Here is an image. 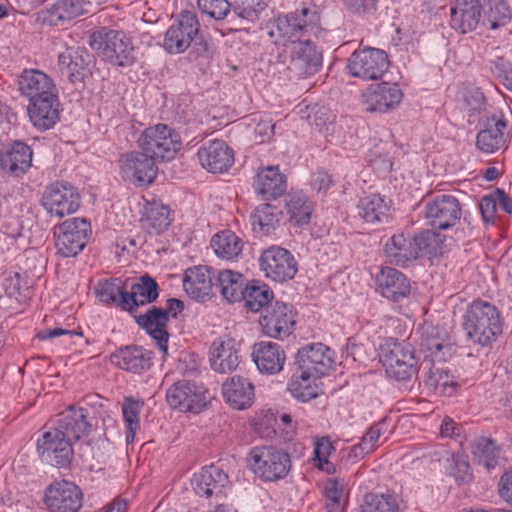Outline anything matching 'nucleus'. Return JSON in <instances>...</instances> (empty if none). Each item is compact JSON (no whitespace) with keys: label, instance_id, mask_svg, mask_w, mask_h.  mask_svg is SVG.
I'll use <instances>...</instances> for the list:
<instances>
[{"label":"nucleus","instance_id":"1","mask_svg":"<svg viewBox=\"0 0 512 512\" xmlns=\"http://www.w3.org/2000/svg\"><path fill=\"white\" fill-rule=\"evenodd\" d=\"M325 33L319 12L315 8L303 7L279 15L269 34L278 37L283 45L287 42L293 44L289 69L298 77L305 78L317 73L322 66V53L311 37L322 38Z\"/></svg>","mask_w":512,"mask_h":512},{"label":"nucleus","instance_id":"2","mask_svg":"<svg viewBox=\"0 0 512 512\" xmlns=\"http://www.w3.org/2000/svg\"><path fill=\"white\" fill-rule=\"evenodd\" d=\"M463 328L470 340L482 346L488 345L502 331L500 313L489 302L474 301L465 313Z\"/></svg>","mask_w":512,"mask_h":512},{"label":"nucleus","instance_id":"3","mask_svg":"<svg viewBox=\"0 0 512 512\" xmlns=\"http://www.w3.org/2000/svg\"><path fill=\"white\" fill-rule=\"evenodd\" d=\"M379 358L388 377L408 382L418 373V360L409 343L387 337L379 345Z\"/></svg>","mask_w":512,"mask_h":512},{"label":"nucleus","instance_id":"4","mask_svg":"<svg viewBox=\"0 0 512 512\" xmlns=\"http://www.w3.org/2000/svg\"><path fill=\"white\" fill-rule=\"evenodd\" d=\"M90 47L103 60L118 67H130L136 61L134 46L123 31L100 27L90 35Z\"/></svg>","mask_w":512,"mask_h":512},{"label":"nucleus","instance_id":"5","mask_svg":"<svg viewBox=\"0 0 512 512\" xmlns=\"http://www.w3.org/2000/svg\"><path fill=\"white\" fill-rule=\"evenodd\" d=\"M249 465L256 476L265 482L284 479L291 469L290 455L273 446H257L251 449Z\"/></svg>","mask_w":512,"mask_h":512},{"label":"nucleus","instance_id":"6","mask_svg":"<svg viewBox=\"0 0 512 512\" xmlns=\"http://www.w3.org/2000/svg\"><path fill=\"white\" fill-rule=\"evenodd\" d=\"M138 146L154 161H169L179 151L181 139L173 128L159 123L141 133Z\"/></svg>","mask_w":512,"mask_h":512},{"label":"nucleus","instance_id":"7","mask_svg":"<svg viewBox=\"0 0 512 512\" xmlns=\"http://www.w3.org/2000/svg\"><path fill=\"white\" fill-rule=\"evenodd\" d=\"M81 203L78 189L70 182L56 180L48 184L41 196L40 204L51 216L61 219L75 213Z\"/></svg>","mask_w":512,"mask_h":512},{"label":"nucleus","instance_id":"8","mask_svg":"<svg viewBox=\"0 0 512 512\" xmlns=\"http://www.w3.org/2000/svg\"><path fill=\"white\" fill-rule=\"evenodd\" d=\"M84 494L74 482L56 480L44 490L43 503L49 512H80Z\"/></svg>","mask_w":512,"mask_h":512},{"label":"nucleus","instance_id":"9","mask_svg":"<svg viewBox=\"0 0 512 512\" xmlns=\"http://www.w3.org/2000/svg\"><path fill=\"white\" fill-rule=\"evenodd\" d=\"M199 31L200 23L196 14L188 10L181 11L164 35V50L169 54L185 52L196 40Z\"/></svg>","mask_w":512,"mask_h":512},{"label":"nucleus","instance_id":"10","mask_svg":"<svg viewBox=\"0 0 512 512\" xmlns=\"http://www.w3.org/2000/svg\"><path fill=\"white\" fill-rule=\"evenodd\" d=\"M388 67L389 61L386 52L372 47L354 51L347 62L349 73L353 77L365 81L381 78Z\"/></svg>","mask_w":512,"mask_h":512},{"label":"nucleus","instance_id":"11","mask_svg":"<svg viewBox=\"0 0 512 512\" xmlns=\"http://www.w3.org/2000/svg\"><path fill=\"white\" fill-rule=\"evenodd\" d=\"M91 232L90 223L84 218H70L58 227L56 248L63 257H75L86 246Z\"/></svg>","mask_w":512,"mask_h":512},{"label":"nucleus","instance_id":"12","mask_svg":"<svg viewBox=\"0 0 512 512\" xmlns=\"http://www.w3.org/2000/svg\"><path fill=\"white\" fill-rule=\"evenodd\" d=\"M259 263L265 276L275 282L291 280L298 271V264L293 254L279 246H271L264 250Z\"/></svg>","mask_w":512,"mask_h":512},{"label":"nucleus","instance_id":"13","mask_svg":"<svg viewBox=\"0 0 512 512\" xmlns=\"http://www.w3.org/2000/svg\"><path fill=\"white\" fill-rule=\"evenodd\" d=\"M427 225L433 229L447 230L455 226L461 218V207L453 195L442 194L425 204L424 212Z\"/></svg>","mask_w":512,"mask_h":512},{"label":"nucleus","instance_id":"14","mask_svg":"<svg viewBox=\"0 0 512 512\" xmlns=\"http://www.w3.org/2000/svg\"><path fill=\"white\" fill-rule=\"evenodd\" d=\"M37 452L43 462L66 468L72 461V443L55 428L43 433L37 440Z\"/></svg>","mask_w":512,"mask_h":512},{"label":"nucleus","instance_id":"15","mask_svg":"<svg viewBox=\"0 0 512 512\" xmlns=\"http://www.w3.org/2000/svg\"><path fill=\"white\" fill-rule=\"evenodd\" d=\"M166 400L172 409L181 412L199 413L206 406L203 386L188 380L171 385L166 392Z\"/></svg>","mask_w":512,"mask_h":512},{"label":"nucleus","instance_id":"16","mask_svg":"<svg viewBox=\"0 0 512 512\" xmlns=\"http://www.w3.org/2000/svg\"><path fill=\"white\" fill-rule=\"evenodd\" d=\"M119 162L122 178L134 185H148L156 178V161L142 150L124 154Z\"/></svg>","mask_w":512,"mask_h":512},{"label":"nucleus","instance_id":"17","mask_svg":"<svg viewBox=\"0 0 512 512\" xmlns=\"http://www.w3.org/2000/svg\"><path fill=\"white\" fill-rule=\"evenodd\" d=\"M259 323L264 335L283 340L294 330L295 312L292 306L277 301L267 308Z\"/></svg>","mask_w":512,"mask_h":512},{"label":"nucleus","instance_id":"18","mask_svg":"<svg viewBox=\"0 0 512 512\" xmlns=\"http://www.w3.org/2000/svg\"><path fill=\"white\" fill-rule=\"evenodd\" d=\"M92 55L81 46L66 47L57 57V64L60 72L66 75L68 80L75 84L84 82L92 75Z\"/></svg>","mask_w":512,"mask_h":512},{"label":"nucleus","instance_id":"19","mask_svg":"<svg viewBox=\"0 0 512 512\" xmlns=\"http://www.w3.org/2000/svg\"><path fill=\"white\" fill-rule=\"evenodd\" d=\"M296 363L305 375L320 379L332 368L334 352L322 343L309 344L299 349Z\"/></svg>","mask_w":512,"mask_h":512},{"label":"nucleus","instance_id":"20","mask_svg":"<svg viewBox=\"0 0 512 512\" xmlns=\"http://www.w3.org/2000/svg\"><path fill=\"white\" fill-rule=\"evenodd\" d=\"M242 356L239 343L230 337L215 339L209 349V362L212 370L217 373H231L235 371Z\"/></svg>","mask_w":512,"mask_h":512},{"label":"nucleus","instance_id":"21","mask_svg":"<svg viewBox=\"0 0 512 512\" xmlns=\"http://www.w3.org/2000/svg\"><path fill=\"white\" fill-rule=\"evenodd\" d=\"M197 156L201 166L211 173H224L234 163V152L220 139L209 140L199 148Z\"/></svg>","mask_w":512,"mask_h":512},{"label":"nucleus","instance_id":"22","mask_svg":"<svg viewBox=\"0 0 512 512\" xmlns=\"http://www.w3.org/2000/svg\"><path fill=\"white\" fill-rule=\"evenodd\" d=\"M19 91L29 103L58 96L53 79L40 70H25L19 78Z\"/></svg>","mask_w":512,"mask_h":512},{"label":"nucleus","instance_id":"23","mask_svg":"<svg viewBox=\"0 0 512 512\" xmlns=\"http://www.w3.org/2000/svg\"><path fill=\"white\" fill-rule=\"evenodd\" d=\"M216 274L208 266L188 268L183 277V288L187 295L197 301H205L213 295Z\"/></svg>","mask_w":512,"mask_h":512},{"label":"nucleus","instance_id":"24","mask_svg":"<svg viewBox=\"0 0 512 512\" xmlns=\"http://www.w3.org/2000/svg\"><path fill=\"white\" fill-rule=\"evenodd\" d=\"M363 97L367 111L386 113L400 104L403 93L397 84L382 82L368 89Z\"/></svg>","mask_w":512,"mask_h":512},{"label":"nucleus","instance_id":"25","mask_svg":"<svg viewBox=\"0 0 512 512\" xmlns=\"http://www.w3.org/2000/svg\"><path fill=\"white\" fill-rule=\"evenodd\" d=\"M481 12L480 0H451L450 25L462 34L474 31L480 22Z\"/></svg>","mask_w":512,"mask_h":512},{"label":"nucleus","instance_id":"26","mask_svg":"<svg viewBox=\"0 0 512 512\" xmlns=\"http://www.w3.org/2000/svg\"><path fill=\"white\" fill-rule=\"evenodd\" d=\"M137 324L155 340L159 350L165 356L168 352L169 318L163 308L152 306L144 314L135 317Z\"/></svg>","mask_w":512,"mask_h":512},{"label":"nucleus","instance_id":"27","mask_svg":"<svg viewBox=\"0 0 512 512\" xmlns=\"http://www.w3.org/2000/svg\"><path fill=\"white\" fill-rule=\"evenodd\" d=\"M153 353L141 346L130 345L117 349L110 360L116 367L134 374H141L152 366Z\"/></svg>","mask_w":512,"mask_h":512},{"label":"nucleus","instance_id":"28","mask_svg":"<svg viewBox=\"0 0 512 512\" xmlns=\"http://www.w3.org/2000/svg\"><path fill=\"white\" fill-rule=\"evenodd\" d=\"M419 347L432 362H444L453 353V346L441 336L437 327L425 324L420 329Z\"/></svg>","mask_w":512,"mask_h":512},{"label":"nucleus","instance_id":"29","mask_svg":"<svg viewBox=\"0 0 512 512\" xmlns=\"http://www.w3.org/2000/svg\"><path fill=\"white\" fill-rule=\"evenodd\" d=\"M252 358L261 373L274 375L283 369L286 354L279 344L261 341L253 346Z\"/></svg>","mask_w":512,"mask_h":512},{"label":"nucleus","instance_id":"30","mask_svg":"<svg viewBox=\"0 0 512 512\" xmlns=\"http://www.w3.org/2000/svg\"><path fill=\"white\" fill-rule=\"evenodd\" d=\"M228 484L227 474L218 466L210 465L202 468L195 474L192 480V486L195 493L199 496L221 498L223 489Z\"/></svg>","mask_w":512,"mask_h":512},{"label":"nucleus","instance_id":"31","mask_svg":"<svg viewBox=\"0 0 512 512\" xmlns=\"http://www.w3.org/2000/svg\"><path fill=\"white\" fill-rule=\"evenodd\" d=\"M376 282L381 295L391 301L398 302L410 294L409 279L395 268H382L376 277Z\"/></svg>","mask_w":512,"mask_h":512},{"label":"nucleus","instance_id":"32","mask_svg":"<svg viewBox=\"0 0 512 512\" xmlns=\"http://www.w3.org/2000/svg\"><path fill=\"white\" fill-rule=\"evenodd\" d=\"M60 111L61 103L58 96L27 105L29 120L40 131L53 128L60 120Z\"/></svg>","mask_w":512,"mask_h":512},{"label":"nucleus","instance_id":"33","mask_svg":"<svg viewBox=\"0 0 512 512\" xmlns=\"http://www.w3.org/2000/svg\"><path fill=\"white\" fill-rule=\"evenodd\" d=\"M84 0H57L50 8L39 13L43 24L61 26L85 13Z\"/></svg>","mask_w":512,"mask_h":512},{"label":"nucleus","instance_id":"34","mask_svg":"<svg viewBox=\"0 0 512 512\" xmlns=\"http://www.w3.org/2000/svg\"><path fill=\"white\" fill-rule=\"evenodd\" d=\"M55 429L62 432L71 443L80 440L88 434L90 429V424L87 421V410L70 407L60 414Z\"/></svg>","mask_w":512,"mask_h":512},{"label":"nucleus","instance_id":"35","mask_svg":"<svg viewBox=\"0 0 512 512\" xmlns=\"http://www.w3.org/2000/svg\"><path fill=\"white\" fill-rule=\"evenodd\" d=\"M392 201L380 194L362 197L357 205L358 216L369 224L388 223Z\"/></svg>","mask_w":512,"mask_h":512},{"label":"nucleus","instance_id":"36","mask_svg":"<svg viewBox=\"0 0 512 512\" xmlns=\"http://www.w3.org/2000/svg\"><path fill=\"white\" fill-rule=\"evenodd\" d=\"M253 187L264 200H273L286 191V178L277 166H269L258 172Z\"/></svg>","mask_w":512,"mask_h":512},{"label":"nucleus","instance_id":"37","mask_svg":"<svg viewBox=\"0 0 512 512\" xmlns=\"http://www.w3.org/2000/svg\"><path fill=\"white\" fill-rule=\"evenodd\" d=\"M222 394L233 408L243 410L254 400V386L246 378L233 376L223 383Z\"/></svg>","mask_w":512,"mask_h":512},{"label":"nucleus","instance_id":"38","mask_svg":"<svg viewBox=\"0 0 512 512\" xmlns=\"http://www.w3.org/2000/svg\"><path fill=\"white\" fill-rule=\"evenodd\" d=\"M158 297V284L148 275L142 276L138 283L131 287L121 300V309L132 312L141 305L152 303Z\"/></svg>","mask_w":512,"mask_h":512},{"label":"nucleus","instance_id":"39","mask_svg":"<svg viewBox=\"0 0 512 512\" xmlns=\"http://www.w3.org/2000/svg\"><path fill=\"white\" fill-rule=\"evenodd\" d=\"M506 126V121L502 117L487 118L484 128L478 132L476 137L478 149L484 153H493L502 148L505 143L504 130Z\"/></svg>","mask_w":512,"mask_h":512},{"label":"nucleus","instance_id":"40","mask_svg":"<svg viewBox=\"0 0 512 512\" xmlns=\"http://www.w3.org/2000/svg\"><path fill=\"white\" fill-rule=\"evenodd\" d=\"M32 149L25 143L17 141L10 150L0 158L3 170L10 175H24L32 165Z\"/></svg>","mask_w":512,"mask_h":512},{"label":"nucleus","instance_id":"41","mask_svg":"<svg viewBox=\"0 0 512 512\" xmlns=\"http://www.w3.org/2000/svg\"><path fill=\"white\" fill-rule=\"evenodd\" d=\"M384 254L389 263L401 267H406L417 259L411 238L405 237L404 234L391 236L385 244Z\"/></svg>","mask_w":512,"mask_h":512},{"label":"nucleus","instance_id":"42","mask_svg":"<svg viewBox=\"0 0 512 512\" xmlns=\"http://www.w3.org/2000/svg\"><path fill=\"white\" fill-rule=\"evenodd\" d=\"M171 212L161 202H147L143 208L141 225L149 233L160 234L171 224Z\"/></svg>","mask_w":512,"mask_h":512},{"label":"nucleus","instance_id":"43","mask_svg":"<svg viewBox=\"0 0 512 512\" xmlns=\"http://www.w3.org/2000/svg\"><path fill=\"white\" fill-rule=\"evenodd\" d=\"M215 280V288L220 291L224 299L230 303L241 301L248 283L242 274L232 270H221L216 274Z\"/></svg>","mask_w":512,"mask_h":512},{"label":"nucleus","instance_id":"44","mask_svg":"<svg viewBox=\"0 0 512 512\" xmlns=\"http://www.w3.org/2000/svg\"><path fill=\"white\" fill-rule=\"evenodd\" d=\"M243 246V240L230 230L217 233L211 240V247L215 254L228 261L238 259L242 254Z\"/></svg>","mask_w":512,"mask_h":512},{"label":"nucleus","instance_id":"45","mask_svg":"<svg viewBox=\"0 0 512 512\" xmlns=\"http://www.w3.org/2000/svg\"><path fill=\"white\" fill-rule=\"evenodd\" d=\"M281 211L271 204H261L251 215L253 231L261 235H270L279 226Z\"/></svg>","mask_w":512,"mask_h":512},{"label":"nucleus","instance_id":"46","mask_svg":"<svg viewBox=\"0 0 512 512\" xmlns=\"http://www.w3.org/2000/svg\"><path fill=\"white\" fill-rule=\"evenodd\" d=\"M474 460L487 470L494 469L501 459V448L491 438L479 437L471 444Z\"/></svg>","mask_w":512,"mask_h":512},{"label":"nucleus","instance_id":"47","mask_svg":"<svg viewBox=\"0 0 512 512\" xmlns=\"http://www.w3.org/2000/svg\"><path fill=\"white\" fill-rule=\"evenodd\" d=\"M319 378L305 375L303 370L296 369L288 384L291 395L299 401L307 402L318 396L319 389L316 384Z\"/></svg>","mask_w":512,"mask_h":512},{"label":"nucleus","instance_id":"48","mask_svg":"<svg viewBox=\"0 0 512 512\" xmlns=\"http://www.w3.org/2000/svg\"><path fill=\"white\" fill-rule=\"evenodd\" d=\"M286 207L290 219L298 226L309 223L313 211V202L302 191L290 193L287 197Z\"/></svg>","mask_w":512,"mask_h":512},{"label":"nucleus","instance_id":"49","mask_svg":"<svg viewBox=\"0 0 512 512\" xmlns=\"http://www.w3.org/2000/svg\"><path fill=\"white\" fill-rule=\"evenodd\" d=\"M424 385L434 393L450 396L455 391L453 376L442 367L432 364L425 374Z\"/></svg>","mask_w":512,"mask_h":512},{"label":"nucleus","instance_id":"50","mask_svg":"<svg viewBox=\"0 0 512 512\" xmlns=\"http://www.w3.org/2000/svg\"><path fill=\"white\" fill-rule=\"evenodd\" d=\"M273 299L270 287L259 281L248 282L245 286L243 298L245 306L252 312H258Z\"/></svg>","mask_w":512,"mask_h":512},{"label":"nucleus","instance_id":"51","mask_svg":"<svg viewBox=\"0 0 512 512\" xmlns=\"http://www.w3.org/2000/svg\"><path fill=\"white\" fill-rule=\"evenodd\" d=\"M143 402L132 397H125L122 403V415L126 428V442L133 443L136 431L140 427V413Z\"/></svg>","mask_w":512,"mask_h":512},{"label":"nucleus","instance_id":"52","mask_svg":"<svg viewBox=\"0 0 512 512\" xmlns=\"http://www.w3.org/2000/svg\"><path fill=\"white\" fill-rule=\"evenodd\" d=\"M412 245L416 251V258L436 255L442 244L440 235L432 230H424L412 238Z\"/></svg>","mask_w":512,"mask_h":512},{"label":"nucleus","instance_id":"53","mask_svg":"<svg viewBox=\"0 0 512 512\" xmlns=\"http://www.w3.org/2000/svg\"><path fill=\"white\" fill-rule=\"evenodd\" d=\"M97 297L102 303H116L121 307V300L127 292L119 278L101 281L95 288Z\"/></svg>","mask_w":512,"mask_h":512},{"label":"nucleus","instance_id":"54","mask_svg":"<svg viewBox=\"0 0 512 512\" xmlns=\"http://www.w3.org/2000/svg\"><path fill=\"white\" fill-rule=\"evenodd\" d=\"M361 512H399V507L391 495L369 493L364 497Z\"/></svg>","mask_w":512,"mask_h":512},{"label":"nucleus","instance_id":"55","mask_svg":"<svg viewBox=\"0 0 512 512\" xmlns=\"http://www.w3.org/2000/svg\"><path fill=\"white\" fill-rule=\"evenodd\" d=\"M335 451V446L328 436L318 437L314 440V461L315 466L327 473L334 471L329 462L330 455Z\"/></svg>","mask_w":512,"mask_h":512},{"label":"nucleus","instance_id":"56","mask_svg":"<svg viewBox=\"0 0 512 512\" xmlns=\"http://www.w3.org/2000/svg\"><path fill=\"white\" fill-rule=\"evenodd\" d=\"M487 20L490 29L493 30L508 24L511 20V12L507 4L502 0L490 1Z\"/></svg>","mask_w":512,"mask_h":512},{"label":"nucleus","instance_id":"57","mask_svg":"<svg viewBox=\"0 0 512 512\" xmlns=\"http://www.w3.org/2000/svg\"><path fill=\"white\" fill-rule=\"evenodd\" d=\"M200 11L215 20L224 19L230 12L231 5L227 0H198Z\"/></svg>","mask_w":512,"mask_h":512},{"label":"nucleus","instance_id":"58","mask_svg":"<svg viewBox=\"0 0 512 512\" xmlns=\"http://www.w3.org/2000/svg\"><path fill=\"white\" fill-rule=\"evenodd\" d=\"M266 3L258 1L255 5L251 4H235L232 8V12L238 18L247 20L249 22H255L260 18V14L265 10Z\"/></svg>","mask_w":512,"mask_h":512},{"label":"nucleus","instance_id":"59","mask_svg":"<svg viewBox=\"0 0 512 512\" xmlns=\"http://www.w3.org/2000/svg\"><path fill=\"white\" fill-rule=\"evenodd\" d=\"M308 121L320 132L328 131V126L333 123L334 115L324 106L313 108L312 114L308 115Z\"/></svg>","mask_w":512,"mask_h":512},{"label":"nucleus","instance_id":"60","mask_svg":"<svg viewBox=\"0 0 512 512\" xmlns=\"http://www.w3.org/2000/svg\"><path fill=\"white\" fill-rule=\"evenodd\" d=\"M479 210L485 223L489 224L494 222L497 211V204L494 198V193L485 195L480 199Z\"/></svg>","mask_w":512,"mask_h":512},{"label":"nucleus","instance_id":"61","mask_svg":"<svg viewBox=\"0 0 512 512\" xmlns=\"http://www.w3.org/2000/svg\"><path fill=\"white\" fill-rule=\"evenodd\" d=\"M327 502L344 501V483L338 479H329L325 483Z\"/></svg>","mask_w":512,"mask_h":512},{"label":"nucleus","instance_id":"62","mask_svg":"<svg viewBox=\"0 0 512 512\" xmlns=\"http://www.w3.org/2000/svg\"><path fill=\"white\" fill-rule=\"evenodd\" d=\"M385 421H381L378 423H375L369 427V429L365 432L363 437L361 438V442L363 443V446H366L367 449L372 452L375 448V445L380 438V436L384 433L383 427H384Z\"/></svg>","mask_w":512,"mask_h":512},{"label":"nucleus","instance_id":"63","mask_svg":"<svg viewBox=\"0 0 512 512\" xmlns=\"http://www.w3.org/2000/svg\"><path fill=\"white\" fill-rule=\"evenodd\" d=\"M21 284L20 275L16 272H6L2 275L1 286L9 297L18 294Z\"/></svg>","mask_w":512,"mask_h":512},{"label":"nucleus","instance_id":"64","mask_svg":"<svg viewBox=\"0 0 512 512\" xmlns=\"http://www.w3.org/2000/svg\"><path fill=\"white\" fill-rule=\"evenodd\" d=\"M378 0H343L347 10L354 14H365L376 9Z\"/></svg>","mask_w":512,"mask_h":512}]
</instances>
